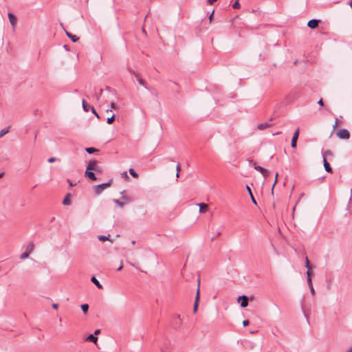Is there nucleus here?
<instances>
[{
	"label": "nucleus",
	"mask_w": 352,
	"mask_h": 352,
	"mask_svg": "<svg viewBox=\"0 0 352 352\" xmlns=\"http://www.w3.org/2000/svg\"><path fill=\"white\" fill-rule=\"evenodd\" d=\"M93 171L100 174L102 173V168L98 165L97 160L89 161L85 173L86 177H89L92 181H96L97 177Z\"/></svg>",
	"instance_id": "nucleus-1"
},
{
	"label": "nucleus",
	"mask_w": 352,
	"mask_h": 352,
	"mask_svg": "<svg viewBox=\"0 0 352 352\" xmlns=\"http://www.w3.org/2000/svg\"><path fill=\"white\" fill-rule=\"evenodd\" d=\"M249 162L250 164H251L255 170L260 172L265 178L267 177L269 175V171L267 169L263 168L261 166L257 165L256 163L254 162L252 160H250Z\"/></svg>",
	"instance_id": "nucleus-2"
},
{
	"label": "nucleus",
	"mask_w": 352,
	"mask_h": 352,
	"mask_svg": "<svg viewBox=\"0 0 352 352\" xmlns=\"http://www.w3.org/2000/svg\"><path fill=\"white\" fill-rule=\"evenodd\" d=\"M336 134L340 139L348 140L350 138V133L345 129L338 130Z\"/></svg>",
	"instance_id": "nucleus-3"
},
{
	"label": "nucleus",
	"mask_w": 352,
	"mask_h": 352,
	"mask_svg": "<svg viewBox=\"0 0 352 352\" xmlns=\"http://www.w3.org/2000/svg\"><path fill=\"white\" fill-rule=\"evenodd\" d=\"M111 184V182L110 181L109 182L104 183V184L96 186V187H95V192L96 194L101 193L105 188H107V187L110 186Z\"/></svg>",
	"instance_id": "nucleus-4"
},
{
	"label": "nucleus",
	"mask_w": 352,
	"mask_h": 352,
	"mask_svg": "<svg viewBox=\"0 0 352 352\" xmlns=\"http://www.w3.org/2000/svg\"><path fill=\"white\" fill-rule=\"evenodd\" d=\"M199 295H200V291H199V281L198 282V288L197 290L196 297L194 303V307H193V312L196 313L198 309L199 306Z\"/></svg>",
	"instance_id": "nucleus-5"
},
{
	"label": "nucleus",
	"mask_w": 352,
	"mask_h": 352,
	"mask_svg": "<svg viewBox=\"0 0 352 352\" xmlns=\"http://www.w3.org/2000/svg\"><path fill=\"white\" fill-rule=\"evenodd\" d=\"M299 131H300L299 129H297L293 135L292 142H291V146L292 148L296 147V142H297V140L298 138Z\"/></svg>",
	"instance_id": "nucleus-6"
},
{
	"label": "nucleus",
	"mask_w": 352,
	"mask_h": 352,
	"mask_svg": "<svg viewBox=\"0 0 352 352\" xmlns=\"http://www.w3.org/2000/svg\"><path fill=\"white\" fill-rule=\"evenodd\" d=\"M320 22V20L319 19H311L308 21L307 26L311 29H315L318 26Z\"/></svg>",
	"instance_id": "nucleus-7"
},
{
	"label": "nucleus",
	"mask_w": 352,
	"mask_h": 352,
	"mask_svg": "<svg viewBox=\"0 0 352 352\" xmlns=\"http://www.w3.org/2000/svg\"><path fill=\"white\" fill-rule=\"evenodd\" d=\"M129 72L131 74H132L133 75H134L137 79V80L138 81L139 84L144 86V87L146 88V85H145V82L140 78V74L136 73L134 70L133 69H129Z\"/></svg>",
	"instance_id": "nucleus-8"
},
{
	"label": "nucleus",
	"mask_w": 352,
	"mask_h": 352,
	"mask_svg": "<svg viewBox=\"0 0 352 352\" xmlns=\"http://www.w3.org/2000/svg\"><path fill=\"white\" fill-rule=\"evenodd\" d=\"M238 301H241V306L242 307H246L248 305V298L245 296H241L238 298Z\"/></svg>",
	"instance_id": "nucleus-9"
},
{
	"label": "nucleus",
	"mask_w": 352,
	"mask_h": 352,
	"mask_svg": "<svg viewBox=\"0 0 352 352\" xmlns=\"http://www.w3.org/2000/svg\"><path fill=\"white\" fill-rule=\"evenodd\" d=\"M8 18H9L10 22L11 25H12V27H14L17 22L16 17L13 14L9 12Z\"/></svg>",
	"instance_id": "nucleus-10"
},
{
	"label": "nucleus",
	"mask_w": 352,
	"mask_h": 352,
	"mask_svg": "<svg viewBox=\"0 0 352 352\" xmlns=\"http://www.w3.org/2000/svg\"><path fill=\"white\" fill-rule=\"evenodd\" d=\"M323 164H324V169L327 172H328V173L333 172L332 168L330 166V164L327 162V158L323 159Z\"/></svg>",
	"instance_id": "nucleus-11"
},
{
	"label": "nucleus",
	"mask_w": 352,
	"mask_h": 352,
	"mask_svg": "<svg viewBox=\"0 0 352 352\" xmlns=\"http://www.w3.org/2000/svg\"><path fill=\"white\" fill-rule=\"evenodd\" d=\"M271 126H272V123L271 122H264V123H261L258 125L257 128L260 130H264L265 129H267L269 127H270Z\"/></svg>",
	"instance_id": "nucleus-12"
},
{
	"label": "nucleus",
	"mask_w": 352,
	"mask_h": 352,
	"mask_svg": "<svg viewBox=\"0 0 352 352\" xmlns=\"http://www.w3.org/2000/svg\"><path fill=\"white\" fill-rule=\"evenodd\" d=\"M199 206V212L204 213L206 212L208 209V206L206 204L204 203H200L197 204Z\"/></svg>",
	"instance_id": "nucleus-13"
},
{
	"label": "nucleus",
	"mask_w": 352,
	"mask_h": 352,
	"mask_svg": "<svg viewBox=\"0 0 352 352\" xmlns=\"http://www.w3.org/2000/svg\"><path fill=\"white\" fill-rule=\"evenodd\" d=\"M82 108H83V110L85 111V112H88L89 110L91 109V106H90L85 100H82Z\"/></svg>",
	"instance_id": "nucleus-14"
},
{
	"label": "nucleus",
	"mask_w": 352,
	"mask_h": 352,
	"mask_svg": "<svg viewBox=\"0 0 352 352\" xmlns=\"http://www.w3.org/2000/svg\"><path fill=\"white\" fill-rule=\"evenodd\" d=\"M70 197H71V194L67 193L63 201V204L65 206L70 205L71 204Z\"/></svg>",
	"instance_id": "nucleus-15"
},
{
	"label": "nucleus",
	"mask_w": 352,
	"mask_h": 352,
	"mask_svg": "<svg viewBox=\"0 0 352 352\" xmlns=\"http://www.w3.org/2000/svg\"><path fill=\"white\" fill-rule=\"evenodd\" d=\"M66 33V35L71 38V40L73 41V42H77L78 40H79V37H78L76 35H74L72 34V33L66 31L65 32Z\"/></svg>",
	"instance_id": "nucleus-16"
},
{
	"label": "nucleus",
	"mask_w": 352,
	"mask_h": 352,
	"mask_svg": "<svg viewBox=\"0 0 352 352\" xmlns=\"http://www.w3.org/2000/svg\"><path fill=\"white\" fill-rule=\"evenodd\" d=\"M91 281L96 285L98 289H102V285L100 283L98 279L95 276H92L91 278Z\"/></svg>",
	"instance_id": "nucleus-17"
},
{
	"label": "nucleus",
	"mask_w": 352,
	"mask_h": 352,
	"mask_svg": "<svg viewBox=\"0 0 352 352\" xmlns=\"http://www.w3.org/2000/svg\"><path fill=\"white\" fill-rule=\"evenodd\" d=\"M86 340L96 343L98 341V338L93 334H90L88 337H87Z\"/></svg>",
	"instance_id": "nucleus-18"
},
{
	"label": "nucleus",
	"mask_w": 352,
	"mask_h": 352,
	"mask_svg": "<svg viewBox=\"0 0 352 352\" xmlns=\"http://www.w3.org/2000/svg\"><path fill=\"white\" fill-rule=\"evenodd\" d=\"M246 189H247L248 192H249V195H250V196L251 197L252 203L254 204L255 205H256L257 204L256 201V199H254V197L253 196V194L252 192L250 187L247 186H246Z\"/></svg>",
	"instance_id": "nucleus-19"
},
{
	"label": "nucleus",
	"mask_w": 352,
	"mask_h": 352,
	"mask_svg": "<svg viewBox=\"0 0 352 352\" xmlns=\"http://www.w3.org/2000/svg\"><path fill=\"white\" fill-rule=\"evenodd\" d=\"M34 249V244L32 241H31L30 243H29V244L28 245V246L26 247V251L30 254Z\"/></svg>",
	"instance_id": "nucleus-20"
},
{
	"label": "nucleus",
	"mask_w": 352,
	"mask_h": 352,
	"mask_svg": "<svg viewBox=\"0 0 352 352\" xmlns=\"http://www.w3.org/2000/svg\"><path fill=\"white\" fill-rule=\"evenodd\" d=\"M85 151L89 154H92V153H98L99 151L98 149L95 148L94 147H87V148H85Z\"/></svg>",
	"instance_id": "nucleus-21"
},
{
	"label": "nucleus",
	"mask_w": 352,
	"mask_h": 352,
	"mask_svg": "<svg viewBox=\"0 0 352 352\" xmlns=\"http://www.w3.org/2000/svg\"><path fill=\"white\" fill-rule=\"evenodd\" d=\"M10 129V126H9L6 127V128L3 129L2 130H1V131H0V138H2L6 134H7L8 133H9Z\"/></svg>",
	"instance_id": "nucleus-22"
},
{
	"label": "nucleus",
	"mask_w": 352,
	"mask_h": 352,
	"mask_svg": "<svg viewBox=\"0 0 352 352\" xmlns=\"http://www.w3.org/2000/svg\"><path fill=\"white\" fill-rule=\"evenodd\" d=\"M129 173L131 174V175L132 177H133L134 178L138 179L139 177V175L135 171V170L133 168H129Z\"/></svg>",
	"instance_id": "nucleus-23"
},
{
	"label": "nucleus",
	"mask_w": 352,
	"mask_h": 352,
	"mask_svg": "<svg viewBox=\"0 0 352 352\" xmlns=\"http://www.w3.org/2000/svg\"><path fill=\"white\" fill-rule=\"evenodd\" d=\"M81 309H82V312L85 314H87L88 310H89V305H88V304H82V305H81Z\"/></svg>",
	"instance_id": "nucleus-24"
},
{
	"label": "nucleus",
	"mask_w": 352,
	"mask_h": 352,
	"mask_svg": "<svg viewBox=\"0 0 352 352\" xmlns=\"http://www.w3.org/2000/svg\"><path fill=\"white\" fill-rule=\"evenodd\" d=\"M181 170H182L181 164H180L179 162H178L177 166H176V170H177L176 177L177 178L179 177V172L181 171Z\"/></svg>",
	"instance_id": "nucleus-25"
},
{
	"label": "nucleus",
	"mask_w": 352,
	"mask_h": 352,
	"mask_svg": "<svg viewBox=\"0 0 352 352\" xmlns=\"http://www.w3.org/2000/svg\"><path fill=\"white\" fill-rule=\"evenodd\" d=\"M328 155H330V156L333 155V153L330 150H327L323 153V154H322L323 159L327 158V156H328Z\"/></svg>",
	"instance_id": "nucleus-26"
},
{
	"label": "nucleus",
	"mask_w": 352,
	"mask_h": 352,
	"mask_svg": "<svg viewBox=\"0 0 352 352\" xmlns=\"http://www.w3.org/2000/svg\"><path fill=\"white\" fill-rule=\"evenodd\" d=\"M113 201L120 207L122 208L125 203L123 201H120L119 199H114Z\"/></svg>",
	"instance_id": "nucleus-27"
},
{
	"label": "nucleus",
	"mask_w": 352,
	"mask_h": 352,
	"mask_svg": "<svg viewBox=\"0 0 352 352\" xmlns=\"http://www.w3.org/2000/svg\"><path fill=\"white\" fill-rule=\"evenodd\" d=\"M30 254L25 250L23 254H21L20 258L25 259L29 256Z\"/></svg>",
	"instance_id": "nucleus-28"
},
{
	"label": "nucleus",
	"mask_w": 352,
	"mask_h": 352,
	"mask_svg": "<svg viewBox=\"0 0 352 352\" xmlns=\"http://www.w3.org/2000/svg\"><path fill=\"white\" fill-rule=\"evenodd\" d=\"M109 237V235H108V236L100 235V236H98V239L100 241H104L106 240H108Z\"/></svg>",
	"instance_id": "nucleus-29"
},
{
	"label": "nucleus",
	"mask_w": 352,
	"mask_h": 352,
	"mask_svg": "<svg viewBox=\"0 0 352 352\" xmlns=\"http://www.w3.org/2000/svg\"><path fill=\"white\" fill-rule=\"evenodd\" d=\"M305 267L307 269L311 268V266L309 263V260L307 256L305 257Z\"/></svg>",
	"instance_id": "nucleus-30"
},
{
	"label": "nucleus",
	"mask_w": 352,
	"mask_h": 352,
	"mask_svg": "<svg viewBox=\"0 0 352 352\" xmlns=\"http://www.w3.org/2000/svg\"><path fill=\"white\" fill-rule=\"evenodd\" d=\"M114 120H115V116L113 115L111 117L107 118V122L109 124H112V122L114 121Z\"/></svg>",
	"instance_id": "nucleus-31"
},
{
	"label": "nucleus",
	"mask_w": 352,
	"mask_h": 352,
	"mask_svg": "<svg viewBox=\"0 0 352 352\" xmlns=\"http://www.w3.org/2000/svg\"><path fill=\"white\" fill-rule=\"evenodd\" d=\"M232 8L234 9H239V8H240V3H239L238 1H235L234 3V4L232 5Z\"/></svg>",
	"instance_id": "nucleus-32"
},
{
	"label": "nucleus",
	"mask_w": 352,
	"mask_h": 352,
	"mask_svg": "<svg viewBox=\"0 0 352 352\" xmlns=\"http://www.w3.org/2000/svg\"><path fill=\"white\" fill-rule=\"evenodd\" d=\"M312 274H313V272L311 271V268L307 269V278H309V277L311 278Z\"/></svg>",
	"instance_id": "nucleus-33"
},
{
	"label": "nucleus",
	"mask_w": 352,
	"mask_h": 352,
	"mask_svg": "<svg viewBox=\"0 0 352 352\" xmlns=\"http://www.w3.org/2000/svg\"><path fill=\"white\" fill-rule=\"evenodd\" d=\"M278 175V173H276V179H275L274 183V184L272 186V194L274 193V186H275V185H276V184L277 182Z\"/></svg>",
	"instance_id": "nucleus-34"
},
{
	"label": "nucleus",
	"mask_w": 352,
	"mask_h": 352,
	"mask_svg": "<svg viewBox=\"0 0 352 352\" xmlns=\"http://www.w3.org/2000/svg\"><path fill=\"white\" fill-rule=\"evenodd\" d=\"M91 111H92V113L99 119L100 118V116L98 115V113L96 112V109H94V107H91Z\"/></svg>",
	"instance_id": "nucleus-35"
},
{
	"label": "nucleus",
	"mask_w": 352,
	"mask_h": 352,
	"mask_svg": "<svg viewBox=\"0 0 352 352\" xmlns=\"http://www.w3.org/2000/svg\"><path fill=\"white\" fill-rule=\"evenodd\" d=\"M340 125V123L339 120L338 118H336L335 124L333 126V128H336V127H337V126H338Z\"/></svg>",
	"instance_id": "nucleus-36"
},
{
	"label": "nucleus",
	"mask_w": 352,
	"mask_h": 352,
	"mask_svg": "<svg viewBox=\"0 0 352 352\" xmlns=\"http://www.w3.org/2000/svg\"><path fill=\"white\" fill-rule=\"evenodd\" d=\"M111 109H118V106L116 105V104L115 102H112L111 103Z\"/></svg>",
	"instance_id": "nucleus-37"
},
{
	"label": "nucleus",
	"mask_w": 352,
	"mask_h": 352,
	"mask_svg": "<svg viewBox=\"0 0 352 352\" xmlns=\"http://www.w3.org/2000/svg\"><path fill=\"white\" fill-rule=\"evenodd\" d=\"M122 199L124 201L123 202H124L125 204H126V203L129 202V197H126V196H123V197H122Z\"/></svg>",
	"instance_id": "nucleus-38"
},
{
	"label": "nucleus",
	"mask_w": 352,
	"mask_h": 352,
	"mask_svg": "<svg viewBox=\"0 0 352 352\" xmlns=\"http://www.w3.org/2000/svg\"><path fill=\"white\" fill-rule=\"evenodd\" d=\"M307 283L309 285V287L313 285L311 278H310V277L307 278Z\"/></svg>",
	"instance_id": "nucleus-39"
},
{
	"label": "nucleus",
	"mask_w": 352,
	"mask_h": 352,
	"mask_svg": "<svg viewBox=\"0 0 352 352\" xmlns=\"http://www.w3.org/2000/svg\"><path fill=\"white\" fill-rule=\"evenodd\" d=\"M48 162L50 163H52V162H54L56 161V158L52 157H50L47 160Z\"/></svg>",
	"instance_id": "nucleus-40"
},
{
	"label": "nucleus",
	"mask_w": 352,
	"mask_h": 352,
	"mask_svg": "<svg viewBox=\"0 0 352 352\" xmlns=\"http://www.w3.org/2000/svg\"><path fill=\"white\" fill-rule=\"evenodd\" d=\"M309 288H310V290H311V292L312 295H314L315 294V290L314 289V286L311 285V286L309 287Z\"/></svg>",
	"instance_id": "nucleus-41"
},
{
	"label": "nucleus",
	"mask_w": 352,
	"mask_h": 352,
	"mask_svg": "<svg viewBox=\"0 0 352 352\" xmlns=\"http://www.w3.org/2000/svg\"><path fill=\"white\" fill-rule=\"evenodd\" d=\"M318 104L320 105V106H324V102H323V100L322 98H320L319 100V101L318 102Z\"/></svg>",
	"instance_id": "nucleus-42"
},
{
	"label": "nucleus",
	"mask_w": 352,
	"mask_h": 352,
	"mask_svg": "<svg viewBox=\"0 0 352 352\" xmlns=\"http://www.w3.org/2000/svg\"><path fill=\"white\" fill-rule=\"evenodd\" d=\"M243 324L244 327L248 326L249 324V321L248 320H243Z\"/></svg>",
	"instance_id": "nucleus-43"
},
{
	"label": "nucleus",
	"mask_w": 352,
	"mask_h": 352,
	"mask_svg": "<svg viewBox=\"0 0 352 352\" xmlns=\"http://www.w3.org/2000/svg\"><path fill=\"white\" fill-rule=\"evenodd\" d=\"M217 0H207V2L208 4H212L214 2L217 1Z\"/></svg>",
	"instance_id": "nucleus-44"
},
{
	"label": "nucleus",
	"mask_w": 352,
	"mask_h": 352,
	"mask_svg": "<svg viewBox=\"0 0 352 352\" xmlns=\"http://www.w3.org/2000/svg\"><path fill=\"white\" fill-rule=\"evenodd\" d=\"M100 333V329H97L94 331V336H96V335H98Z\"/></svg>",
	"instance_id": "nucleus-45"
},
{
	"label": "nucleus",
	"mask_w": 352,
	"mask_h": 352,
	"mask_svg": "<svg viewBox=\"0 0 352 352\" xmlns=\"http://www.w3.org/2000/svg\"><path fill=\"white\" fill-rule=\"evenodd\" d=\"M213 13H214V11L212 12V14L209 16L210 23L212 22V18H213Z\"/></svg>",
	"instance_id": "nucleus-46"
},
{
	"label": "nucleus",
	"mask_w": 352,
	"mask_h": 352,
	"mask_svg": "<svg viewBox=\"0 0 352 352\" xmlns=\"http://www.w3.org/2000/svg\"><path fill=\"white\" fill-rule=\"evenodd\" d=\"M52 307H53L54 309H58V304H56V303H54V304L52 305Z\"/></svg>",
	"instance_id": "nucleus-47"
},
{
	"label": "nucleus",
	"mask_w": 352,
	"mask_h": 352,
	"mask_svg": "<svg viewBox=\"0 0 352 352\" xmlns=\"http://www.w3.org/2000/svg\"><path fill=\"white\" fill-rule=\"evenodd\" d=\"M122 175L123 177L128 178V175H127V173L126 172L122 173Z\"/></svg>",
	"instance_id": "nucleus-48"
},
{
	"label": "nucleus",
	"mask_w": 352,
	"mask_h": 352,
	"mask_svg": "<svg viewBox=\"0 0 352 352\" xmlns=\"http://www.w3.org/2000/svg\"><path fill=\"white\" fill-rule=\"evenodd\" d=\"M67 182L69 184L70 186H74L75 184H73L69 179H67Z\"/></svg>",
	"instance_id": "nucleus-49"
},
{
	"label": "nucleus",
	"mask_w": 352,
	"mask_h": 352,
	"mask_svg": "<svg viewBox=\"0 0 352 352\" xmlns=\"http://www.w3.org/2000/svg\"><path fill=\"white\" fill-rule=\"evenodd\" d=\"M123 267V265H120L118 268L117 269L118 271H120Z\"/></svg>",
	"instance_id": "nucleus-50"
},
{
	"label": "nucleus",
	"mask_w": 352,
	"mask_h": 352,
	"mask_svg": "<svg viewBox=\"0 0 352 352\" xmlns=\"http://www.w3.org/2000/svg\"><path fill=\"white\" fill-rule=\"evenodd\" d=\"M346 352H352V346L346 351Z\"/></svg>",
	"instance_id": "nucleus-51"
},
{
	"label": "nucleus",
	"mask_w": 352,
	"mask_h": 352,
	"mask_svg": "<svg viewBox=\"0 0 352 352\" xmlns=\"http://www.w3.org/2000/svg\"><path fill=\"white\" fill-rule=\"evenodd\" d=\"M4 173H0V178H1L3 176Z\"/></svg>",
	"instance_id": "nucleus-52"
},
{
	"label": "nucleus",
	"mask_w": 352,
	"mask_h": 352,
	"mask_svg": "<svg viewBox=\"0 0 352 352\" xmlns=\"http://www.w3.org/2000/svg\"><path fill=\"white\" fill-rule=\"evenodd\" d=\"M169 160L171 162H174V160L173 158H170Z\"/></svg>",
	"instance_id": "nucleus-53"
},
{
	"label": "nucleus",
	"mask_w": 352,
	"mask_h": 352,
	"mask_svg": "<svg viewBox=\"0 0 352 352\" xmlns=\"http://www.w3.org/2000/svg\"><path fill=\"white\" fill-rule=\"evenodd\" d=\"M102 89H100V94L101 95L102 94Z\"/></svg>",
	"instance_id": "nucleus-54"
},
{
	"label": "nucleus",
	"mask_w": 352,
	"mask_h": 352,
	"mask_svg": "<svg viewBox=\"0 0 352 352\" xmlns=\"http://www.w3.org/2000/svg\"><path fill=\"white\" fill-rule=\"evenodd\" d=\"M99 99H100V97H99V96H98V97H97V100H99Z\"/></svg>",
	"instance_id": "nucleus-55"
}]
</instances>
